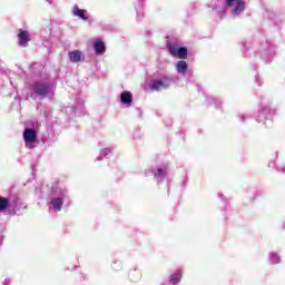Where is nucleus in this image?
<instances>
[{
	"instance_id": "dca6fc26",
	"label": "nucleus",
	"mask_w": 285,
	"mask_h": 285,
	"mask_svg": "<svg viewBox=\"0 0 285 285\" xmlns=\"http://www.w3.org/2000/svg\"><path fill=\"white\" fill-rule=\"evenodd\" d=\"M166 175V171L163 168H158L157 171H155V177H164Z\"/></svg>"
},
{
	"instance_id": "ddd939ff",
	"label": "nucleus",
	"mask_w": 285,
	"mask_h": 285,
	"mask_svg": "<svg viewBox=\"0 0 285 285\" xmlns=\"http://www.w3.org/2000/svg\"><path fill=\"white\" fill-rule=\"evenodd\" d=\"M10 206V200L8 198L0 197V213L6 210Z\"/></svg>"
},
{
	"instance_id": "2eb2a0df",
	"label": "nucleus",
	"mask_w": 285,
	"mask_h": 285,
	"mask_svg": "<svg viewBox=\"0 0 285 285\" xmlns=\"http://www.w3.org/2000/svg\"><path fill=\"white\" fill-rule=\"evenodd\" d=\"M269 259L273 264H279V256L275 253L269 254Z\"/></svg>"
},
{
	"instance_id": "20e7f679",
	"label": "nucleus",
	"mask_w": 285,
	"mask_h": 285,
	"mask_svg": "<svg viewBox=\"0 0 285 285\" xmlns=\"http://www.w3.org/2000/svg\"><path fill=\"white\" fill-rule=\"evenodd\" d=\"M170 83H173V80L168 77H165L161 80H153L150 88L157 91L166 90V88H170Z\"/></svg>"
},
{
	"instance_id": "f257e3e1",
	"label": "nucleus",
	"mask_w": 285,
	"mask_h": 285,
	"mask_svg": "<svg viewBox=\"0 0 285 285\" xmlns=\"http://www.w3.org/2000/svg\"><path fill=\"white\" fill-rule=\"evenodd\" d=\"M167 46L171 57H176V59H186L188 57V49L181 47L178 41L168 42Z\"/></svg>"
},
{
	"instance_id": "0eeeda50",
	"label": "nucleus",
	"mask_w": 285,
	"mask_h": 285,
	"mask_svg": "<svg viewBox=\"0 0 285 285\" xmlns=\"http://www.w3.org/2000/svg\"><path fill=\"white\" fill-rule=\"evenodd\" d=\"M94 49L96 55H104V52H106V43H104L101 39L97 38L94 41Z\"/></svg>"
},
{
	"instance_id": "423d86ee",
	"label": "nucleus",
	"mask_w": 285,
	"mask_h": 285,
	"mask_svg": "<svg viewBox=\"0 0 285 285\" xmlns=\"http://www.w3.org/2000/svg\"><path fill=\"white\" fill-rule=\"evenodd\" d=\"M18 38H19V41H18L19 46H21L22 48H26V46H28V42L30 41V35H28V31L20 30Z\"/></svg>"
},
{
	"instance_id": "a211bd4d",
	"label": "nucleus",
	"mask_w": 285,
	"mask_h": 285,
	"mask_svg": "<svg viewBox=\"0 0 285 285\" xmlns=\"http://www.w3.org/2000/svg\"><path fill=\"white\" fill-rule=\"evenodd\" d=\"M97 159H98V160H101V157H98Z\"/></svg>"
},
{
	"instance_id": "9b49d317",
	"label": "nucleus",
	"mask_w": 285,
	"mask_h": 285,
	"mask_svg": "<svg viewBox=\"0 0 285 285\" xmlns=\"http://www.w3.org/2000/svg\"><path fill=\"white\" fill-rule=\"evenodd\" d=\"M120 101L122 104H131L132 102V94H130V91H124L120 95Z\"/></svg>"
},
{
	"instance_id": "7ed1b4c3",
	"label": "nucleus",
	"mask_w": 285,
	"mask_h": 285,
	"mask_svg": "<svg viewBox=\"0 0 285 285\" xmlns=\"http://www.w3.org/2000/svg\"><path fill=\"white\" fill-rule=\"evenodd\" d=\"M226 6L232 9L234 17H239L244 12L245 2L244 0H226Z\"/></svg>"
},
{
	"instance_id": "f8f14e48",
	"label": "nucleus",
	"mask_w": 285,
	"mask_h": 285,
	"mask_svg": "<svg viewBox=\"0 0 285 285\" xmlns=\"http://www.w3.org/2000/svg\"><path fill=\"white\" fill-rule=\"evenodd\" d=\"M51 206L53 207V210L59 212L61 210V206H63V200L61 198H52Z\"/></svg>"
},
{
	"instance_id": "39448f33",
	"label": "nucleus",
	"mask_w": 285,
	"mask_h": 285,
	"mask_svg": "<svg viewBox=\"0 0 285 285\" xmlns=\"http://www.w3.org/2000/svg\"><path fill=\"white\" fill-rule=\"evenodd\" d=\"M32 90H35L40 97H46L48 92H50V87L41 82H36L32 85Z\"/></svg>"
},
{
	"instance_id": "6e6552de",
	"label": "nucleus",
	"mask_w": 285,
	"mask_h": 285,
	"mask_svg": "<svg viewBox=\"0 0 285 285\" xmlns=\"http://www.w3.org/2000/svg\"><path fill=\"white\" fill-rule=\"evenodd\" d=\"M72 14L75 17H79V19H82V21H88V11L83 9H79L78 6L73 7Z\"/></svg>"
},
{
	"instance_id": "1a4fd4ad",
	"label": "nucleus",
	"mask_w": 285,
	"mask_h": 285,
	"mask_svg": "<svg viewBox=\"0 0 285 285\" xmlns=\"http://www.w3.org/2000/svg\"><path fill=\"white\" fill-rule=\"evenodd\" d=\"M188 70V62L180 60L176 63V71L178 75H186Z\"/></svg>"
},
{
	"instance_id": "9d476101",
	"label": "nucleus",
	"mask_w": 285,
	"mask_h": 285,
	"mask_svg": "<svg viewBox=\"0 0 285 285\" xmlns=\"http://www.w3.org/2000/svg\"><path fill=\"white\" fill-rule=\"evenodd\" d=\"M68 55H69V59H70V61H72V63H79V61H81V57H82L81 51L73 50V51H70Z\"/></svg>"
},
{
	"instance_id": "f03ea898",
	"label": "nucleus",
	"mask_w": 285,
	"mask_h": 285,
	"mask_svg": "<svg viewBox=\"0 0 285 285\" xmlns=\"http://www.w3.org/2000/svg\"><path fill=\"white\" fill-rule=\"evenodd\" d=\"M23 139L26 144V148H29V149L37 148V131L30 128L24 129Z\"/></svg>"
},
{
	"instance_id": "f3484780",
	"label": "nucleus",
	"mask_w": 285,
	"mask_h": 285,
	"mask_svg": "<svg viewBox=\"0 0 285 285\" xmlns=\"http://www.w3.org/2000/svg\"><path fill=\"white\" fill-rule=\"evenodd\" d=\"M101 154L105 155V157H108V155H110V149L105 148L102 149Z\"/></svg>"
},
{
	"instance_id": "4468645a",
	"label": "nucleus",
	"mask_w": 285,
	"mask_h": 285,
	"mask_svg": "<svg viewBox=\"0 0 285 285\" xmlns=\"http://www.w3.org/2000/svg\"><path fill=\"white\" fill-rule=\"evenodd\" d=\"M180 281H181V274L180 273L171 275V277L169 279V282L171 284H179Z\"/></svg>"
}]
</instances>
